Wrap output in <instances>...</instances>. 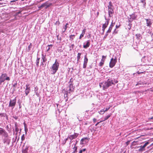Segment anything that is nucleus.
Instances as JSON below:
<instances>
[{
	"mask_svg": "<svg viewBox=\"0 0 153 153\" xmlns=\"http://www.w3.org/2000/svg\"><path fill=\"white\" fill-rule=\"evenodd\" d=\"M118 82V81L114 79H108L106 81L100 83L99 86L100 88H102L103 90L107 89L109 86L112 85H115Z\"/></svg>",
	"mask_w": 153,
	"mask_h": 153,
	"instance_id": "nucleus-1",
	"label": "nucleus"
},
{
	"mask_svg": "<svg viewBox=\"0 0 153 153\" xmlns=\"http://www.w3.org/2000/svg\"><path fill=\"white\" fill-rule=\"evenodd\" d=\"M59 66L58 62H57V59L56 60L55 62L53 64L51 68V71H52V74H54L58 70Z\"/></svg>",
	"mask_w": 153,
	"mask_h": 153,
	"instance_id": "nucleus-2",
	"label": "nucleus"
},
{
	"mask_svg": "<svg viewBox=\"0 0 153 153\" xmlns=\"http://www.w3.org/2000/svg\"><path fill=\"white\" fill-rule=\"evenodd\" d=\"M108 15L109 17H111L113 15L114 13L113 6L112 5L111 1L109 2V5L108 6Z\"/></svg>",
	"mask_w": 153,
	"mask_h": 153,
	"instance_id": "nucleus-3",
	"label": "nucleus"
},
{
	"mask_svg": "<svg viewBox=\"0 0 153 153\" xmlns=\"http://www.w3.org/2000/svg\"><path fill=\"white\" fill-rule=\"evenodd\" d=\"M117 62V59L115 57V59L111 58L109 64V67L112 68L115 65Z\"/></svg>",
	"mask_w": 153,
	"mask_h": 153,
	"instance_id": "nucleus-4",
	"label": "nucleus"
},
{
	"mask_svg": "<svg viewBox=\"0 0 153 153\" xmlns=\"http://www.w3.org/2000/svg\"><path fill=\"white\" fill-rule=\"evenodd\" d=\"M0 80H1L2 82H4L5 80L9 81L10 78L9 77L7 76L6 74H3L0 76Z\"/></svg>",
	"mask_w": 153,
	"mask_h": 153,
	"instance_id": "nucleus-5",
	"label": "nucleus"
},
{
	"mask_svg": "<svg viewBox=\"0 0 153 153\" xmlns=\"http://www.w3.org/2000/svg\"><path fill=\"white\" fill-rule=\"evenodd\" d=\"M3 135L4 137H8L7 133L3 128H0V135Z\"/></svg>",
	"mask_w": 153,
	"mask_h": 153,
	"instance_id": "nucleus-6",
	"label": "nucleus"
},
{
	"mask_svg": "<svg viewBox=\"0 0 153 153\" xmlns=\"http://www.w3.org/2000/svg\"><path fill=\"white\" fill-rule=\"evenodd\" d=\"M16 103V97L15 99L13 100H10L9 106V107H13V108L15 106Z\"/></svg>",
	"mask_w": 153,
	"mask_h": 153,
	"instance_id": "nucleus-7",
	"label": "nucleus"
},
{
	"mask_svg": "<svg viewBox=\"0 0 153 153\" xmlns=\"http://www.w3.org/2000/svg\"><path fill=\"white\" fill-rule=\"evenodd\" d=\"M149 143L148 142H146L144 144L143 146H141L140 147V148L139 149L138 151L139 152H142L143 151H145V147L149 144Z\"/></svg>",
	"mask_w": 153,
	"mask_h": 153,
	"instance_id": "nucleus-8",
	"label": "nucleus"
},
{
	"mask_svg": "<svg viewBox=\"0 0 153 153\" xmlns=\"http://www.w3.org/2000/svg\"><path fill=\"white\" fill-rule=\"evenodd\" d=\"M88 61V59L87 57V55H86L84 56V59L83 62V68H86L87 65Z\"/></svg>",
	"mask_w": 153,
	"mask_h": 153,
	"instance_id": "nucleus-9",
	"label": "nucleus"
},
{
	"mask_svg": "<svg viewBox=\"0 0 153 153\" xmlns=\"http://www.w3.org/2000/svg\"><path fill=\"white\" fill-rule=\"evenodd\" d=\"M79 134L77 133H74V134L68 136V138H69L71 140L76 138L78 136Z\"/></svg>",
	"mask_w": 153,
	"mask_h": 153,
	"instance_id": "nucleus-10",
	"label": "nucleus"
},
{
	"mask_svg": "<svg viewBox=\"0 0 153 153\" xmlns=\"http://www.w3.org/2000/svg\"><path fill=\"white\" fill-rule=\"evenodd\" d=\"M105 19L106 21L105 23L103 24L102 26V30L103 32L104 31L105 29L106 28L109 24V20L106 19V18Z\"/></svg>",
	"mask_w": 153,
	"mask_h": 153,
	"instance_id": "nucleus-11",
	"label": "nucleus"
},
{
	"mask_svg": "<svg viewBox=\"0 0 153 153\" xmlns=\"http://www.w3.org/2000/svg\"><path fill=\"white\" fill-rule=\"evenodd\" d=\"M29 84H27L26 85V88L25 90V93L26 96H27L28 94L30 91V87H29Z\"/></svg>",
	"mask_w": 153,
	"mask_h": 153,
	"instance_id": "nucleus-12",
	"label": "nucleus"
},
{
	"mask_svg": "<svg viewBox=\"0 0 153 153\" xmlns=\"http://www.w3.org/2000/svg\"><path fill=\"white\" fill-rule=\"evenodd\" d=\"M146 21L147 26L150 27L152 25V23L150 19H145Z\"/></svg>",
	"mask_w": 153,
	"mask_h": 153,
	"instance_id": "nucleus-13",
	"label": "nucleus"
},
{
	"mask_svg": "<svg viewBox=\"0 0 153 153\" xmlns=\"http://www.w3.org/2000/svg\"><path fill=\"white\" fill-rule=\"evenodd\" d=\"M90 44V40H88L86 42V44L84 45L83 46V48H84L86 49L88 48Z\"/></svg>",
	"mask_w": 153,
	"mask_h": 153,
	"instance_id": "nucleus-14",
	"label": "nucleus"
},
{
	"mask_svg": "<svg viewBox=\"0 0 153 153\" xmlns=\"http://www.w3.org/2000/svg\"><path fill=\"white\" fill-rule=\"evenodd\" d=\"M114 23H113V22H112L111 24L109 26L108 30L107 31V33H110L111 32L112 27L114 26Z\"/></svg>",
	"mask_w": 153,
	"mask_h": 153,
	"instance_id": "nucleus-15",
	"label": "nucleus"
},
{
	"mask_svg": "<svg viewBox=\"0 0 153 153\" xmlns=\"http://www.w3.org/2000/svg\"><path fill=\"white\" fill-rule=\"evenodd\" d=\"M42 64L43 65L44 63H45L47 61V59L46 58V55H44L43 54H42Z\"/></svg>",
	"mask_w": 153,
	"mask_h": 153,
	"instance_id": "nucleus-16",
	"label": "nucleus"
},
{
	"mask_svg": "<svg viewBox=\"0 0 153 153\" xmlns=\"http://www.w3.org/2000/svg\"><path fill=\"white\" fill-rule=\"evenodd\" d=\"M105 61V59H101V62L99 63V66L100 67H102L104 64Z\"/></svg>",
	"mask_w": 153,
	"mask_h": 153,
	"instance_id": "nucleus-17",
	"label": "nucleus"
},
{
	"mask_svg": "<svg viewBox=\"0 0 153 153\" xmlns=\"http://www.w3.org/2000/svg\"><path fill=\"white\" fill-rule=\"evenodd\" d=\"M47 5V3H45L42 4L39 7V10H40L42 8L45 7Z\"/></svg>",
	"mask_w": 153,
	"mask_h": 153,
	"instance_id": "nucleus-18",
	"label": "nucleus"
},
{
	"mask_svg": "<svg viewBox=\"0 0 153 153\" xmlns=\"http://www.w3.org/2000/svg\"><path fill=\"white\" fill-rule=\"evenodd\" d=\"M81 53H79L77 54V60L78 61L81 58Z\"/></svg>",
	"mask_w": 153,
	"mask_h": 153,
	"instance_id": "nucleus-19",
	"label": "nucleus"
},
{
	"mask_svg": "<svg viewBox=\"0 0 153 153\" xmlns=\"http://www.w3.org/2000/svg\"><path fill=\"white\" fill-rule=\"evenodd\" d=\"M131 18L132 19H135L137 18V16H135L134 14H132L130 15Z\"/></svg>",
	"mask_w": 153,
	"mask_h": 153,
	"instance_id": "nucleus-20",
	"label": "nucleus"
},
{
	"mask_svg": "<svg viewBox=\"0 0 153 153\" xmlns=\"http://www.w3.org/2000/svg\"><path fill=\"white\" fill-rule=\"evenodd\" d=\"M111 115V114H109L108 115L106 116L104 118V120H103V121L107 120L109 117H110Z\"/></svg>",
	"mask_w": 153,
	"mask_h": 153,
	"instance_id": "nucleus-21",
	"label": "nucleus"
},
{
	"mask_svg": "<svg viewBox=\"0 0 153 153\" xmlns=\"http://www.w3.org/2000/svg\"><path fill=\"white\" fill-rule=\"evenodd\" d=\"M132 26V24L131 23V22H130V21H129V24L128 25V27H127L128 29V30H130L131 28V27Z\"/></svg>",
	"mask_w": 153,
	"mask_h": 153,
	"instance_id": "nucleus-22",
	"label": "nucleus"
},
{
	"mask_svg": "<svg viewBox=\"0 0 153 153\" xmlns=\"http://www.w3.org/2000/svg\"><path fill=\"white\" fill-rule=\"evenodd\" d=\"M76 144H75L74 147L73 149L74 150V151L72 153H75L77 152V147L76 146Z\"/></svg>",
	"mask_w": 153,
	"mask_h": 153,
	"instance_id": "nucleus-23",
	"label": "nucleus"
},
{
	"mask_svg": "<svg viewBox=\"0 0 153 153\" xmlns=\"http://www.w3.org/2000/svg\"><path fill=\"white\" fill-rule=\"evenodd\" d=\"M40 59V58H38L36 60V65L38 67L39 66V63Z\"/></svg>",
	"mask_w": 153,
	"mask_h": 153,
	"instance_id": "nucleus-24",
	"label": "nucleus"
},
{
	"mask_svg": "<svg viewBox=\"0 0 153 153\" xmlns=\"http://www.w3.org/2000/svg\"><path fill=\"white\" fill-rule=\"evenodd\" d=\"M144 83L143 82L140 81L137 83L136 85H144Z\"/></svg>",
	"mask_w": 153,
	"mask_h": 153,
	"instance_id": "nucleus-25",
	"label": "nucleus"
},
{
	"mask_svg": "<svg viewBox=\"0 0 153 153\" xmlns=\"http://www.w3.org/2000/svg\"><path fill=\"white\" fill-rule=\"evenodd\" d=\"M135 36L136 37V38L137 39H140V38L141 36V35L140 34H136L135 35Z\"/></svg>",
	"mask_w": 153,
	"mask_h": 153,
	"instance_id": "nucleus-26",
	"label": "nucleus"
},
{
	"mask_svg": "<svg viewBox=\"0 0 153 153\" xmlns=\"http://www.w3.org/2000/svg\"><path fill=\"white\" fill-rule=\"evenodd\" d=\"M32 46V43H30V45L28 46V48H27V51H29L30 50V48Z\"/></svg>",
	"mask_w": 153,
	"mask_h": 153,
	"instance_id": "nucleus-27",
	"label": "nucleus"
},
{
	"mask_svg": "<svg viewBox=\"0 0 153 153\" xmlns=\"http://www.w3.org/2000/svg\"><path fill=\"white\" fill-rule=\"evenodd\" d=\"M15 131L16 132H18V131H19V129L17 127V125L16 124H15Z\"/></svg>",
	"mask_w": 153,
	"mask_h": 153,
	"instance_id": "nucleus-28",
	"label": "nucleus"
},
{
	"mask_svg": "<svg viewBox=\"0 0 153 153\" xmlns=\"http://www.w3.org/2000/svg\"><path fill=\"white\" fill-rule=\"evenodd\" d=\"M75 36L74 35H70L69 36L70 39H71L72 40H73Z\"/></svg>",
	"mask_w": 153,
	"mask_h": 153,
	"instance_id": "nucleus-29",
	"label": "nucleus"
},
{
	"mask_svg": "<svg viewBox=\"0 0 153 153\" xmlns=\"http://www.w3.org/2000/svg\"><path fill=\"white\" fill-rule=\"evenodd\" d=\"M27 150H28L27 148H26L25 149L23 150H22V153H27Z\"/></svg>",
	"mask_w": 153,
	"mask_h": 153,
	"instance_id": "nucleus-30",
	"label": "nucleus"
},
{
	"mask_svg": "<svg viewBox=\"0 0 153 153\" xmlns=\"http://www.w3.org/2000/svg\"><path fill=\"white\" fill-rule=\"evenodd\" d=\"M48 47V49H47V51H48L50 49V47H52L53 46L52 45H48L47 46Z\"/></svg>",
	"mask_w": 153,
	"mask_h": 153,
	"instance_id": "nucleus-31",
	"label": "nucleus"
},
{
	"mask_svg": "<svg viewBox=\"0 0 153 153\" xmlns=\"http://www.w3.org/2000/svg\"><path fill=\"white\" fill-rule=\"evenodd\" d=\"M17 83L16 82L15 84L13 85V87H14V90H15L16 88L17 87Z\"/></svg>",
	"mask_w": 153,
	"mask_h": 153,
	"instance_id": "nucleus-32",
	"label": "nucleus"
},
{
	"mask_svg": "<svg viewBox=\"0 0 153 153\" xmlns=\"http://www.w3.org/2000/svg\"><path fill=\"white\" fill-rule=\"evenodd\" d=\"M25 139V135L24 134H23L22 135L21 137V140L22 141L24 140Z\"/></svg>",
	"mask_w": 153,
	"mask_h": 153,
	"instance_id": "nucleus-33",
	"label": "nucleus"
},
{
	"mask_svg": "<svg viewBox=\"0 0 153 153\" xmlns=\"http://www.w3.org/2000/svg\"><path fill=\"white\" fill-rule=\"evenodd\" d=\"M105 112V111H104V110L102 109L99 112V113H100V114H102H102H103Z\"/></svg>",
	"mask_w": 153,
	"mask_h": 153,
	"instance_id": "nucleus-34",
	"label": "nucleus"
},
{
	"mask_svg": "<svg viewBox=\"0 0 153 153\" xmlns=\"http://www.w3.org/2000/svg\"><path fill=\"white\" fill-rule=\"evenodd\" d=\"M85 149H81L79 151V153H82V152H84L85 151Z\"/></svg>",
	"mask_w": 153,
	"mask_h": 153,
	"instance_id": "nucleus-35",
	"label": "nucleus"
},
{
	"mask_svg": "<svg viewBox=\"0 0 153 153\" xmlns=\"http://www.w3.org/2000/svg\"><path fill=\"white\" fill-rule=\"evenodd\" d=\"M24 125H25V131L26 133V132H27V128L26 127V124L24 123Z\"/></svg>",
	"mask_w": 153,
	"mask_h": 153,
	"instance_id": "nucleus-36",
	"label": "nucleus"
},
{
	"mask_svg": "<svg viewBox=\"0 0 153 153\" xmlns=\"http://www.w3.org/2000/svg\"><path fill=\"white\" fill-rule=\"evenodd\" d=\"M84 35V34H83L82 33L80 36L79 37V39H81V38L83 37Z\"/></svg>",
	"mask_w": 153,
	"mask_h": 153,
	"instance_id": "nucleus-37",
	"label": "nucleus"
},
{
	"mask_svg": "<svg viewBox=\"0 0 153 153\" xmlns=\"http://www.w3.org/2000/svg\"><path fill=\"white\" fill-rule=\"evenodd\" d=\"M145 71H144V72H139V71H138L137 72V74H140L141 73H145Z\"/></svg>",
	"mask_w": 153,
	"mask_h": 153,
	"instance_id": "nucleus-38",
	"label": "nucleus"
},
{
	"mask_svg": "<svg viewBox=\"0 0 153 153\" xmlns=\"http://www.w3.org/2000/svg\"><path fill=\"white\" fill-rule=\"evenodd\" d=\"M67 28V27L65 25V26L64 27H63V29H64V30L63 31V32H64L66 30Z\"/></svg>",
	"mask_w": 153,
	"mask_h": 153,
	"instance_id": "nucleus-39",
	"label": "nucleus"
},
{
	"mask_svg": "<svg viewBox=\"0 0 153 153\" xmlns=\"http://www.w3.org/2000/svg\"><path fill=\"white\" fill-rule=\"evenodd\" d=\"M86 30V29H84L83 30H82V33L83 34H84L85 33Z\"/></svg>",
	"mask_w": 153,
	"mask_h": 153,
	"instance_id": "nucleus-40",
	"label": "nucleus"
},
{
	"mask_svg": "<svg viewBox=\"0 0 153 153\" xmlns=\"http://www.w3.org/2000/svg\"><path fill=\"white\" fill-rule=\"evenodd\" d=\"M141 1L144 4H146L145 2V0H141Z\"/></svg>",
	"mask_w": 153,
	"mask_h": 153,
	"instance_id": "nucleus-41",
	"label": "nucleus"
},
{
	"mask_svg": "<svg viewBox=\"0 0 153 153\" xmlns=\"http://www.w3.org/2000/svg\"><path fill=\"white\" fill-rule=\"evenodd\" d=\"M106 58V56H102V59H105H105Z\"/></svg>",
	"mask_w": 153,
	"mask_h": 153,
	"instance_id": "nucleus-42",
	"label": "nucleus"
},
{
	"mask_svg": "<svg viewBox=\"0 0 153 153\" xmlns=\"http://www.w3.org/2000/svg\"><path fill=\"white\" fill-rule=\"evenodd\" d=\"M130 141L129 140L126 143V146H128L129 143Z\"/></svg>",
	"mask_w": 153,
	"mask_h": 153,
	"instance_id": "nucleus-43",
	"label": "nucleus"
},
{
	"mask_svg": "<svg viewBox=\"0 0 153 153\" xmlns=\"http://www.w3.org/2000/svg\"><path fill=\"white\" fill-rule=\"evenodd\" d=\"M73 87V84H70L69 86V88H72Z\"/></svg>",
	"mask_w": 153,
	"mask_h": 153,
	"instance_id": "nucleus-44",
	"label": "nucleus"
},
{
	"mask_svg": "<svg viewBox=\"0 0 153 153\" xmlns=\"http://www.w3.org/2000/svg\"><path fill=\"white\" fill-rule=\"evenodd\" d=\"M4 113H0V116H1V117H4Z\"/></svg>",
	"mask_w": 153,
	"mask_h": 153,
	"instance_id": "nucleus-45",
	"label": "nucleus"
},
{
	"mask_svg": "<svg viewBox=\"0 0 153 153\" xmlns=\"http://www.w3.org/2000/svg\"><path fill=\"white\" fill-rule=\"evenodd\" d=\"M110 108V107H108V108H106L105 110H104V111L105 112L107 111Z\"/></svg>",
	"mask_w": 153,
	"mask_h": 153,
	"instance_id": "nucleus-46",
	"label": "nucleus"
},
{
	"mask_svg": "<svg viewBox=\"0 0 153 153\" xmlns=\"http://www.w3.org/2000/svg\"><path fill=\"white\" fill-rule=\"evenodd\" d=\"M59 35H57L56 36V37H57V40H59ZM59 40L61 41V38H60Z\"/></svg>",
	"mask_w": 153,
	"mask_h": 153,
	"instance_id": "nucleus-47",
	"label": "nucleus"
},
{
	"mask_svg": "<svg viewBox=\"0 0 153 153\" xmlns=\"http://www.w3.org/2000/svg\"><path fill=\"white\" fill-rule=\"evenodd\" d=\"M103 121H100V122L97 123L96 124L95 126H97L100 123L102 122H103Z\"/></svg>",
	"mask_w": 153,
	"mask_h": 153,
	"instance_id": "nucleus-48",
	"label": "nucleus"
},
{
	"mask_svg": "<svg viewBox=\"0 0 153 153\" xmlns=\"http://www.w3.org/2000/svg\"><path fill=\"white\" fill-rule=\"evenodd\" d=\"M71 91H72L71 88H69L68 91V92L69 93H70L71 92Z\"/></svg>",
	"mask_w": 153,
	"mask_h": 153,
	"instance_id": "nucleus-49",
	"label": "nucleus"
},
{
	"mask_svg": "<svg viewBox=\"0 0 153 153\" xmlns=\"http://www.w3.org/2000/svg\"><path fill=\"white\" fill-rule=\"evenodd\" d=\"M18 0H12V1H11L10 2V3H12V2H14L16 1H18Z\"/></svg>",
	"mask_w": 153,
	"mask_h": 153,
	"instance_id": "nucleus-50",
	"label": "nucleus"
},
{
	"mask_svg": "<svg viewBox=\"0 0 153 153\" xmlns=\"http://www.w3.org/2000/svg\"><path fill=\"white\" fill-rule=\"evenodd\" d=\"M97 121V119L95 118H94L93 119V121L95 123V122L96 121Z\"/></svg>",
	"mask_w": 153,
	"mask_h": 153,
	"instance_id": "nucleus-51",
	"label": "nucleus"
},
{
	"mask_svg": "<svg viewBox=\"0 0 153 153\" xmlns=\"http://www.w3.org/2000/svg\"><path fill=\"white\" fill-rule=\"evenodd\" d=\"M68 139H69V138H68V137L67 138H66L65 140V143L66 142V141L68 140Z\"/></svg>",
	"mask_w": 153,
	"mask_h": 153,
	"instance_id": "nucleus-52",
	"label": "nucleus"
},
{
	"mask_svg": "<svg viewBox=\"0 0 153 153\" xmlns=\"http://www.w3.org/2000/svg\"><path fill=\"white\" fill-rule=\"evenodd\" d=\"M119 27H120V25L118 26V25H117L116 26V28H118Z\"/></svg>",
	"mask_w": 153,
	"mask_h": 153,
	"instance_id": "nucleus-53",
	"label": "nucleus"
},
{
	"mask_svg": "<svg viewBox=\"0 0 153 153\" xmlns=\"http://www.w3.org/2000/svg\"><path fill=\"white\" fill-rule=\"evenodd\" d=\"M84 140H85V138H82V139L81 140V141L82 142Z\"/></svg>",
	"mask_w": 153,
	"mask_h": 153,
	"instance_id": "nucleus-54",
	"label": "nucleus"
},
{
	"mask_svg": "<svg viewBox=\"0 0 153 153\" xmlns=\"http://www.w3.org/2000/svg\"><path fill=\"white\" fill-rule=\"evenodd\" d=\"M13 118H15L16 120H17L18 119V117L16 116H15V117H14Z\"/></svg>",
	"mask_w": 153,
	"mask_h": 153,
	"instance_id": "nucleus-55",
	"label": "nucleus"
},
{
	"mask_svg": "<svg viewBox=\"0 0 153 153\" xmlns=\"http://www.w3.org/2000/svg\"><path fill=\"white\" fill-rule=\"evenodd\" d=\"M116 29H115L114 30V33H115V34H117V31H115V30Z\"/></svg>",
	"mask_w": 153,
	"mask_h": 153,
	"instance_id": "nucleus-56",
	"label": "nucleus"
},
{
	"mask_svg": "<svg viewBox=\"0 0 153 153\" xmlns=\"http://www.w3.org/2000/svg\"><path fill=\"white\" fill-rule=\"evenodd\" d=\"M2 82L1 80H0V85L1 84L2 82Z\"/></svg>",
	"mask_w": 153,
	"mask_h": 153,
	"instance_id": "nucleus-57",
	"label": "nucleus"
},
{
	"mask_svg": "<svg viewBox=\"0 0 153 153\" xmlns=\"http://www.w3.org/2000/svg\"><path fill=\"white\" fill-rule=\"evenodd\" d=\"M108 33H107V32L105 34V36H107V35H108Z\"/></svg>",
	"mask_w": 153,
	"mask_h": 153,
	"instance_id": "nucleus-58",
	"label": "nucleus"
},
{
	"mask_svg": "<svg viewBox=\"0 0 153 153\" xmlns=\"http://www.w3.org/2000/svg\"><path fill=\"white\" fill-rule=\"evenodd\" d=\"M67 96V93H66V96H65V97H66Z\"/></svg>",
	"mask_w": 153,
	"mask_h": 153,
	"instance_id": "nucleus-59",
	"label": "nucleus"
},
{
	"mask_svg": "<svg viewBox=\"0 0 153 153\" xmlns=\"http://www.w3.org/2000/svg\"><path fill=\"white\" fill-rule=\"evenodd\" d=\"M68 25V23H67L65 25L67 26V25Z\"/></svg>",
	"mask_w": 153,
	"mask_h": 153,
	"instance_id": "nucleus-60",
	"label": "nucleus"
},
{
	"mask_svg": "<svg viewBox=\"0 0 153 153\" xmlns=\"http://www.w3.org/2000/svg\"><path fill=\"white\" fill-rule=\"evenodd\" d=\"M153 119V117H151L149 119Z\"/></svg>",
	"mask_w": 153,
	"mask_h": 153,
	"instance_id": "nucleus-61",
	"label": "nucleus"
},
{
	"mask_svg": "<svg viewBox=\"0 0 153 153\" xmlns=\"http://www.w3.org/2000/svg\"><path fill=\"white\" fill-rule=\"evenodd\" d=\"M21 13L20 12H19L17 13V14H19Z\"/></svg>",
	"mask_w": 153,
	"mask_h": 153,
	"instance_id": "nucleus-62",
	"label": "nucleus"
},
{
	"mask_svg": "<svg viewBox=\"0 0 153 153\" xmlns=\"http://www.w3.org/2000/svg\"><path fill=\"white\" fill-rule=\"evenodd\" d=\"M84 138H85V139H87V138H86V137Z\"/></svg>",
	"mask_w": 153,
	"mask_h": 153,
	"instance_id": "nucleus-63",
	"label": "nucleus"
},
{
	"mask_svg": "<svg viewBox=\"0 0 153 153\" xmlns=\"http://www.w3.org/2000/svg\"><path fill=\"white\" fill-rule=\"evenodd\" d=\"M135 141H134L133 142V143H135Z\"/></svg>",
	"mask_w": 153,
	"mask_h": 153,
	"instance_id": "nucleus-64",
	"label": "nucleus"
}]
</instances>
